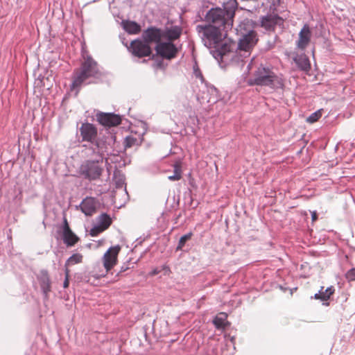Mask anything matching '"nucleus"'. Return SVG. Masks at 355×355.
<instances>
[{"label":"nucleus","instance_id":"a878e982","mask_svg":"<svg viewBox=\"0 0 355 355\" xmlns=\"http://www.w3.org/2000/svg\"><path fill=\"white\" fill-rule=\"evenodd\" d=\"M83 255L79 253H76L72 254L66 261L65 268H68V266L74 265L77 263H82L83 261Z\"/></svg>","mask_w":355,"mask_h":355},{"label":"nucleus","instance_id":"f03ea898","mask_svg":"<svg viewBox=\"0 0 355 355\" xmlns=\"http://www.w3.org/2000/svg\"><path fill=\"white\" fill-rule=\"evenodd\" d=\"M238 5L236 0H228L223 3V9L211 8L206 15L207 21L211 24L210 26L218 27L227 32L233 26L234 17Z\"/></svg>","mask_w":355,"mask_h":355},{"label":"nucleus","instance_id":"2eb2a0df","mask_svg":"<svg viewBox=\"0 0 355 355\" xmlns=\"http://www.w3.org/2000/svg\"><path fill=\"white\" fill-rule=\"evenodd\" d=\"M98 202L94 198H85L79 205L81 211L86 215L91 216L96 212Z\"/></svg>","mask_w":355,"mask_h":355},{"label":"nucleus","instance_id":"423d86ee","mask_svg":"<svg viewBox=\"0 0 355 355\" xmlns=\"http://www.w3.org/2000/svg\"><path fill=\"white\" fill-rule=\"evenodd\" d=\"M103 161L101 159L97 160H86L80 168V174L89 180H96L99 179L103 168L101 166Z\"/></svg>","mask_w":355,"mask_h":355},{"label":"nucleus","instance_id":"473e14b6","mask_svg":"<svg viewBox=\"0 0 355 355\" xmlns=\"http://www.w3.org/2000/svg\"><path fill=\"white\" fill-rule=\"evenodd\" d=\"M193 73H194L195 76L197 78H199L202 83H203L205 81V79L202 74V72L200 71V70L198 69V67H193Z\"/></svg>","mask_w":355,"mask_h":355},{"label":"nucleus","instance_id":"39448f33","mask_svg":"<svg viewBox=\"0 0 355 355\" xmlns=\"http://www.w3.org/2000/svg\"><path fill=\"white\" fill-rule=\"evenodd\" d=\"M258 41L257 33H252L245 35L241 36L239 41L236 43V48L234 50L241 56V60L239 62L243 61V58L249 55L250 50L254 46ZM233 62L232 64H234Z\"/></svg>","mask_w":355,"mask_h":355},{"label":"nucleus","instance_id":"4be33fe9","mask_svg":"<svg viewBox=\"0 0 355 355\" xmlns=\"http://www.w3.org/2000/svg\"><path fill=\"white\" fill-rule=\"evenodd\" d=\"M294 61L301 70L307 71L310 69V62L306 55L302 54L296 56L294 58Z\"/></svg>","mask_w":355,"mask_h":355},{"label":"nucleus","instance_id":"bb28decb","mask_svg":"<svg viewBox=\"0 0 355 355\" xmlns=\"http://www.w3.org/2000/svg\"><path fill=\"white\" fill-rule=\"evenodd\" d=\"M172 175L168 177V179L171 181L180 180L182 178V169L180 166L178 164L174 165V171Z\"/></svg>","mask_w":355,"mask_h":355},{"label":"nucleus","instance_id":"c85d7f7f","mask_svg":"<svg viewBox=\"0 0 355 355\" xmlns=\"http://www.w3.org/2000/svg\"><path fill=\"white\" fill-rule=\"evenodd\" d=\"M322 116L321 112L320 110L316 111L312 113L306 119V121L309 123H314L317 121Z\"/></svg>","mask_w":355,"mask_h":355},{"label":"nucleus","instance_id":"9d476101","mask_svg":"<svg viewBox=\"0 0 355 355\" xmlns=\"http://www.w3.org/2000/svg\"><path fill=\"white\" fill-rule=\"evenodd\" d=\"M121 250V247L117 245L110 247L103 257V266L106 272L110 271L117 263L118 254Z\"/></svg>","mask_w":355,"mask_h":355},{"label":"nucleus","instance_id":"393cba45","mask_svg":"<svg viewBox=\"0 0 355 355\" xmlns=\"http://www.w3.org/2000/svg\"><path fill=\"white\" fill-rule=\"evenodd\" d=\"M98 224L104 228V230H107L112 223V219L109 215L107 214H102L98 218Z\"/></svg>","mask_w":355,"mask_h":355},{"label":"nucleus","instance_id":"dca6fc26","mask_svg":"<svg viewBox=\"0 0 355 355\" xmlns=\"http://www.w3.org/2000/svg\"><path fill=\"white\" fill-rule=\"evenodd\" d=\"M62 239L67 246H73L78 241V237L71 231L67 220L64 218L63 222Z\"/></svg>","mask_w":355,"mask_h":355},{"label":"nucleus","instance_id":"f3484780","mask_svg":"<svg viewBox=\"0 0 355 355\" xmlns=\"http://www.w3.org/2000/svg\"><path fill=\"white\" fill-rule=\"evenodd\" d=\"M93 152L101 157V161L103 160V157L105 153L108 151V144L102 138L96 137L94 141L91 144Z\"/></svg>","mask_w":355,"mask_h":355},{"label":"nucleus","instance_id":"c9c22d12","mask_svg":"<svg viewBox=\"0 0 355 355\" xmlns=\"http://www.w3.org/2000/svg\"><path fill=\"white\" fill-rule=\"evenodd\" d=\"M160 271H161V270H159L158 268H155V269H153V270L150 272V275L151 276H154V275H156L159 274V273L160 272Z\"/></svg>","mask_w":355,"mask_h":355},{"label":"nucleus","instance_id":"f257e3e1","mask_svg":"<svg viewBox=\"0 0 355 355\" xmlns=\"http://www.w3.org/2000/svg\"><path fill=\"white\" fill-rule=\"evenodd\" d=\"M196 30L202 34L204 44L211 51L213 57L220 66H226L233 62H239L241 56L234 51L236 42L226 37V32L218 27L210 25H198Z\"/></svg>","mask_w":355,"mask_h":355},{"label":"nucleus","instance_id":"2f4dec72","mask_svg":"<svg viewBox=\"0 0 355 355\" xmlns=\"http://www.w3.org/2000/svg\"><path fill=\"white\" fill-rule=\"evenodd\" d=\"M137 142V139L129 136L125 137V147H131Z\"/></svg>","mask_w":355,"mask_h":355},{"label":"nucleus","instance_id":"aec40b11","mask_svg":"<svg viewBox=\"0 0 355 355\" xmlns=\"http://www.w3.org/2000/svg\"><path fill=\"white\" fill-rule=\"evenodd\" d=\"M227 314L224 312L218 313L214 319L213 323L217 329H225L230 322L227 321Z\"/></svg>","mask_w":355,"mask_h":355},{"label":"nucleus","instance_id":"ddd939ff","mask_svg":"<svg viewBox=\"0 0 355 355\" xmlns=\"http://www.w3.org/2000/svg\"><path fill=\"white\" fill-rule=\"evenodd\" d=\"M97 121L104 126H116L121 123V118L119 115L113 113L101 112L96 114Z\"/></svg>","mask_w":355,"mask_h":355},{"label":"nucleus","instance_id":"c756f323","mask_svg":"<svg viewBox=\"0 0 355 355\" xmlns=\"http://www.w3.org/2000/svg\"><path fill=\"white\" fill-rule=\"evenodd\" d=\"M103 231H105L104 228L98 224L97 225L94 226L91 229L89 234L92 236H96L97 235H98L100 233L103 232Z\"/></svg>","mask_w":355,"mask_h":355},{"label":"nucleus","instance_id":"1a4fd4ad","mask_svg":"<svg viewBox=\"0 0 355 355\" xmlns=\"http://www.w3.org/2000/svg\"><path fill=\"white\" fill-rule=\"evenodd\" d=\"M155 51L162 58L171 60L176 56L178 50L171 42H161L156 45Z\"/></svg>","mask_w":355,"mask_h":355},{"label":"nucleus","instance_id":"4c0bfd02","mask_svg":"<svg viewBox=\"0 0 355 355\" xmlns=\"http://www.w3.org/2000/svg\"><path fill=\"white\" fill-rule=\"evenodd\" d=\"M126 269H127V268H123V267H122V268H121V270L119 271V272H124V271H125V270H126Z\"/></svg>","mask_w":355,"mask_h":355},{"label":"nucleus","instance_id":"9b49d317","mask_svg":"<svg viewBox=\"0 0 355 355\" xmlns=\"http://www.w3.org/2000/svg\"><path fill=\"white\" fill-rule=\"evenodd\" d=\"M162 37L163 33L162 30L154 26L144 30L141 35L142 40L149 45L150 43H156L157 44L160 43Z\"/></svg>","mask_w":355,"mask_h":355},{"label":"nucleus","instance_id":"6ab92c4d","mask_svg":"<svg viewBox=\"0 0 355 355\" xmlns=\"http://www.w3.org/2000/svg\"><path fill=\"white\" fill-rule=\"evenodd\" d=\"M252 20L245 18L242 20L236 28V32L238 35L242 36L252 33H256L252 28Z\"/></svg>","mask_w":355,"mask_h":355},{"label":"nucleus","instance_id":"412c9836","mask_svg":"<svg viewBox=\"0 0 355 355\" xmlns=\"http://www.w3.org/2000/svg\"><path fill=\"white\" fill-rule=\"evenodd\" d=\"M122 26L123 28L129 34H137L141 31V26L133 21H123Z\"/></svg>","mask_w":355,"mask_h":355},{"label":"nucleus","instance_id":"58836bf2","mask_svg":"<svg viewBox=\"0 0 355 355\" xmlns=\"http://www.w3.org/2000/svg\"><path fill=\"white\" fill-rule=\"evenodd\" d=\"M163 269H166L167 270H168L169 269L168 268V267H166V266H163Z\"/></svg>","mask_w":355,"mask_h":355},{"label":"nucleus","instance_id":"0eeeda50","mask_svg":"<svg viewBox=\"0 0 355 355\" xmlns=\"http://www.w3.org/2000/svg\"><path fill=\"white\" fill-rule=\"evenodd\" d=\"M128 49L133 56L139 58L150 57L153 53L150 45L140 39L132 41Z\"/></svg>","mask_w":355,"mask_h":355},{"label":"nucleus","instance_id":"f704fd0d","mask_svg":"<svg viewBox=\"0 0 355 355\" xmlns=\"http://www.w3.org/2000/svg\"><path fill=\"white\" fill-rule=\"evenodd\" d=\"M311 218L313 222L315 221L318 219V214L315 211L311 212Z\"/></svg>","mask_w":355,"mask_h":355},{"label":"nucleus","instance_id":"a211bd4d","mask_svg":"<svg viewBox=\"0 0 355 355\" xmlns=\"http://www.w3.org/2000/svg\"><path fill=\"white\" fill-rule=\"evenodd\" d=\"M41 289L45 296V297H48L49 293L51 291V280L47 270H42L40 272V275L37 277Z\"/></svg>","mask_w":355,"mask_h":355},{"label":"nucleus","instance_id":"b1692460","mask_svg":"<svg viewBox=\"0 0 355 355\" xmlns=\"http://www.w3.org/2000/svg\"><path fill=\"white\" fill-rule=\"evenodd\" d=\"M181 35V30L179 27L175 26L171 28L166 30L163 33V37L168 40V42H172L180 37Z\"/></svg>","mask_w":355,"mask_h":355},{"label":"nucleus","instance_id":"f8f14e48","mask_svg":"<svg viewBox=\"0 0 355 355\" xmlns=\"http://www.w3.org/2000/svg\"><path fill=\"white\" fill-rule=\"evenodd\" d=\"M80 135L82 141H87L91 144L98 137L97 128L91 123H84L80 129Z\"/></svg>","mask_w":355,"mask_h":355},{"label":"nucleus","instance_id":"7c9ffc66","mask_svg":"<svg viewBox=\"0 0 355 355\" xmlns=\"http://www.w3.org/2000/svg\"><path fill=\"white\" fill-rule=\"evenodd\" d=\"M345 277L349 282L355 281V268L349 270L345 274Z\"/></svg>","mask_w":355,"mask_h":355},{"label":"nucleus","instance_id":"20e7f679","mask_svg":"<svg viewBox=\"0 0 355 355\" xmlns=\"http://www.w3.org/2000/svg\"><path fill=\"white\" fill-rule=\"evenodd\" d=\"M253 84L268 86L272 89H279L284 86L282 78L276 75L270 68L260 67L254 73Z\"/></svg>","mask_w":355,"mask_h":355},{"label":"nucleus","instance_id":"6e6552de","mask_svg":"<svg viewBox=\"0 0 355 355\" xmlns=\"http://www.w3.org/2000/svg\"><path fill=\"white\" fill-rule=\"evenodd\" d=\"M260 26L268 32H275L277 27L282 28L284 20L277 14H268L260 17Z\"/></svg>","mask_w":355,"mask_h":355},{"label":"nucleus","instance_id":"7ed1b4c3","mask_svg":"<svg viewBox=\"0 0 355 355\" xmlns=\"http://www.w3.org/2000/svg\"><path fill=\"white\" fill-rule=\"evenodd\" d=\"M100 71L97 62L89 55L84 58L80 67L73 73L71 89H80L84 85L89 83L87 80L90 78H97Z\"/></svg>","mask_w":355,"mask_h":355},{"label":"nucleus","instance_id":"72a5a7b5","mask_svg":"<svg viewBox=\"0 0 355 355\" xmlns=\"http://www.w3.org/2000/svg\"><path fill=\"white\" fill-rule=\"evenodd\" d=\"M69 270L68 268H65V279L63 283L64 288H67L69 286Z\"/></svg>","mask_w":355,"mask_h":355},{"label":"nucleus","instance_id":"e433bc0d","mask_svg":"<svg viewBox=\"0 0 355 355\" xmlns=\"http://www.w3.org/2000/svg\"><path fill=\"white\" fill-rule=\"evenodd\" d=\"M116 187L119 188V187H123V182H122V180H119V181H117L116 182Z\"/></svg>","mask_w":355,"mask_h":355},{"label":"nucleus","instance_id":"cd10ccee","mask_svg":"<svg viewBox=\"0 0 355 355\" xmlns=\"http://www.w3.org/2000/svg\"><path fill=\"white\" fill-rule=\"evenodd\" d=\"M192 235H193L192 232H189V233L181 236L179 240L178 245L176 248V250L177 251L181 250L183 248V247L184 246L186 242L191 239Z\"/></svg>","mask_w":355,"mask_h":355},{"label":"nucleus","instance_id":"4468645a","mask_svg":"<svg viewBox=\"0 0 355 355\" xmlns=\"http://www.w3.org/2000/svg\"><path fill=\"white\" fill-rule=\"evenodd\" d=\"M311 37V32L309 26L305 24L299 33V38L296 42L297 47L299 49L304 50L309 45Z\"/></svg>","mask_w":355,"mask_h":355},{"label":"nucleus","instance_id":"5701e85b","mask_svg":"<svg viewBox=\"0 0 355 355\" xmlns=\"http://www.w3.org/2000/svg\"><path fill=\"white\" fill-rule=\"evenodd\" d=\"M335 289L333 286H330L324 290V287L322 286L321 289L318 293H315L314 298L316 300H320L322 301H326L329 300L331 295L334 294Z\"/></svg>","mask_w":355,"mask_h":355}]
</instances>
